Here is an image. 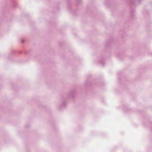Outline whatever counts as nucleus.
Here are the masks:
<instances>
[{"label": "nucleus", "mask_w": 152, "mask_h": 152, "mask_svg": "<svg viewBox=\"0 0 152 152\" xmlns=\"http://www.w3.org/2000/svg\"><path fill=\"white\" fill-rule=\"evenodd\" d=\"M138 0V1H138V3H139L140 2V0Z\"/></svg>", "instance_id": "nucleus-1"}, {"label": "nucleus", "mask_w": 152, "mask_h": 152, "mask_svg": "<svg viewBox=\"0 0 152 152\" xmlns=\"http://www.w3.org/2000/svg\"><path fill=\"white\" fill-rule=\"evenodd\" d=\"M23 42V40H22V42Z\"/></svg>", "instance_id": "nucleus-2"}]
</instances>
